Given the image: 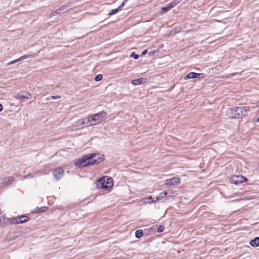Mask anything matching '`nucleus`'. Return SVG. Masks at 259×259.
<instances>
[{"label":"nucleus","instance_id":"obj_1","mask_svg":"<svg viewBox=\"0 0 259 259\" xmlns=\"http://www.w3.org/2000/svg\"><path fill=\"white\" fill-rule=\"evenodd\" d=\"M97 156L96 154H90L87 155L82 158L78 159L75 162V165L78 167H84L89 165H93L99 163L103 160V158H99V160L94 159Z\"/></svg>","mask_w":259,"mask_h":259},{"label":"nucleus","instance_id":"obj_2","mask_svg":"<svg viewBox=\"0 0 259 259\" xmlns=\"http://www.w3.org/2000/svg\"><path fill=\"white\" fill-rule=\"evenodd\" d=\"M106 115V112L102 111L87 116L88 125L97 124L102 121L103 117Z\"/></svg>","mask_w":259,"mask_h":259},{"label":"nucleus","instance_id":"obj_3","mask_svg":"<svg viewBox=\"0 0 259 259\" xmlns=\"http://www.w3.org/2000/svg\"><path fill=\"white\" fill-rule=\"evenodd\" d=\"M112 179L108 177H104L99 180V183L101 184V188H108L113 185Z\"/></svg>","mask_w":259,"mask_h":259},{"label":"nucleus","instance_id":"obj_4","mask_svg":"<svg viewBox=\"0 0 259 259\" xmlns=\"http://www.w3.org/2000/svg\"><path fill=\"white\" fill-rule=\"evenodd\" d=\"M237 118H239L242 116H245L247 114V111L249 110V106L236 107Z\"/></svg>","mask_w":259,"mask_h":259},{"label":"nucleus","instance_id":"obj_5","mask_svg":"<svg viewBox=\"0 0 259 259\" xmlns=\"http://www.w3.org/2000/svg\"><path fill=\"white\" fill-rule=\"evenodd\" d=\"M230 182L231 183L239 185L247 181V179L242 176H234L231 177Z\"/></svg>","mask_w":259,"mask_h":259},{"label":"nucleus","instance_id":"obj_6","mask_svg":"<svg viewBox=\"0 0 259 259\" xmlns=\"http://www.w3.org/2000/svg\"><path fill=\"white\" fill-rule=\"evenodd\" d=\"M52 173L55 178L59 180L63 176L64 170L62 167H58L52 170Z\"/></svg>","mask_w":259,"mask_h":259},{"label":"nucleus","instance_id":"obj_7","mask_svg":"<svg viewBox=\"0 0 259 259\" xmlns=\"http://www.w3.org/2000/svg\"><path fill=\"white\" fill-rule=\"evenodd\" d=\"M31 97V94L27 92L22 93H17L14 95V98L17 100H21L23 99H29Z\"/></svg>","mask_w":259,"mask_h":259},{"label":"nucleus","instance_id":"obj_8","mask_svg":"<svg viewBox=\"0 0 259 259\" xmlns=\"http://www.w3.org/2000/svg\"><path fill=\"white\" fill-rule=\"evenodd\" d=\"M180 182V179L178 177H174L171 179H167L165 181L166 185H174Z\"/></svg>","mask_w":259,"mask_h":259},{"label":"nucleus","instance_id":"obj_9","mask_svg":"<svg viewBox=\"0 0 259 259\" xmlns=\"http://www.w3.org/2000/svg\"><path fill=\"white\" fill-rule=\"evenodd\" d=\"M202 74L191 72L184 77V79L195 78L199 77Z\"/></svg>","mask_w":259,"mask_h":259},{"label":"nucleus","instance_id":"obj_10","mask_svg":"<svg viewBox=\"0 0 259 259\" xmlns=\"http://www.w3.org/2000/svg\"><path fill=\"white\" fill-rule=\"evenodd\" d=\"M236 113V108L228 109L227 111L228 116L232 118H237Z\"/></svg>","mask_w":259,"mask_h":259},{"label":"nucleus","instance_id":"obj_11","mask_svg":"<svg viewBox=\"0 0 259 259\" xmlns=\"http://www.w3.org/2000/svg\"><path fill=\"white\" fill-rule=\"evenodd\" d=\"M176 3L174 1L169 3L166 6L163 7L161 8L163 13L166 12L172 9L176 5Z\"/></svg>","mask_w":259,"mask_h":259},{"label":"nucleus","instance_id":"obj_12","mask_svg":"<svg viewBox=\"0 0 259 259\" xmlns=\"http://www.w3.org/2000/svg\"><path fill=\"white\" fill-rule=\"evenodd\" d=\"M68 5H63L61 7L58 9L55 13L57 14L64 13L67 11H68L70 8H69Z\"/></svg>","mask_w":259,"mask_h":259},{"label":"nucleus","instance_id":"obj_13","mask_svg":"<svg viewBox=\"0 0 259 259\" xmlns=\"http://www.w3.org/2000/svg\"><path fill=\"white\" fill-rule=\"evenodd\" d=\"M167 194V193L166 192H162L160 193L159 195V196L155 197V200H154V201H158L159 200H166L165 198L166 197V195Z\"/></svg>","mask_w":259,"mask_h":259},{"label":"nucleus","instance_id":"obj_14","mask_svg":"<svg viewBox=\"0 0 259 259\" xmlns=\"http://www.w3.org/2000/svg\"><path fill=\"white\" fill-rule=\"evenodd\" d=\"M124 3H125V1H123L122 2V4L118 8H117V9H112L110 11V12L109 13L108 15L111 16V15H112L113 14H115L116 13H117L119 11L121 10V8L124 4Z\"/></svg>","mask_w":259,"mask_h":259},{"label":"nucleus","instance_id":"obj_15","mask_svg":"<svg viewBox=\"0 0 259 259\" xmlns=\"http://www.w3.org/2000/svg\"><path fill=\"white\" fill-rule=\"evenodd\" d=\"M146 80L143 78H140L137 79H134L132 81L131 83L134 85H140L143 82V81Z\"/></svg>","mask_w":259,"mask_h":259},{"label":"nucleus","instance_id":"obj_16","mask_svg":"<svg viewBox=\"0 0 259 259\" xmlns=\"http://www.w3.org/2000/svg\"><path fill=\"white\" fill-rule=\"evenodd\" d=\"M20 217H17L15 218H12L11 219H8L9 221H10L12 224H20Z\"/></svg>","mask_w":259,"mask_h":259},{"label":"nucleus","instance_id":"obj_17","mask_svg":"<svg viewBox=\"0 0 259 259\" xmlns=\"http://www.w3.org/2000/svg\"><path fill=\"white\" fill-rule=\"evenodd\" d=\"M4 184L5 186L9 185L12 183L13 181V178L12 177H8L4 180Z\"/></svg>","mask_w":259,"mask_h":259},{"label":"nucleus","instance_id":"obj_18","mask_svg":"<svg viewBox=\"0 0 259 259\" xmlns=\"http://www.w3.org/2000/svg\"><path fill=\"white\" fill-rule=\"evenodd\" d=\"M20 217V223H25L26 222H27L28 221H29V218L27 216V215H21V216H19Z\"/></svg>","mask_w":259,"mask_h":259},{"label":"nucleus","instance_id":"obj_19","mask_svg":"<svg viewBox=\"0 0 259 259\" xmlns=\"http://www.w3.org/2000/svg\"><path fill=\"white\" fill-rule=\"evenodd\" d=\"M47 209V207H36L35 209L34 212L35 213L39 212H44Z\"/></svg>","mask_w":259,"mask_h":259},{"label":"nucleus","instance_id":"obj_20","mask_svg":"<svg viewBox=\"0 0 259 259\" xmlns=\"http://www.w3.org/2000/svg\"><path fill=\"white\" fill-rule=\"evenodd\" d=\"M143 235V233L142 230H137L135 232V236L137 238H141Z\"/></svg>","mask_w":259,"mask_h":259},{"label":"nucleus","instance_id":"obj_21","mask_svg":"<svg viewBox=\"0 0 259 259\" xmlns=\"http://www.w3.org/2000/svg\"><path fill=\"white\" fill-rule=\"evenodd\" d=\"M33 56V54H27V55H23L20 57H19V60L21 61H22L24 59H28L29 58H31Z\"/></svg>","mask_w":259,"mask_h":259},{"label":"nucleus","instance_id":"obj_22","mask_svg":"<svg viewBox=\"0 0 259 259\" xmlns=\"http://www.w3.org/2000/svg\"><path fill=\"white\" fill-rule=\"evenodd\" d=\"M78 123H79L80 125L87 124L88 125L87 117L85 118L79 120Z\"/></svg>","mask_w":259,"mask_h":259},{"label":"nucleus","instance_id":"obj_23","mask_svg":"<svg viewBox=\"0 0 259 259\" xmlns=\"http://www.w3.org/2000/svg\"><path fill=\"white\" fill-rule=\"evenodd\" d=\"M6 223V218L4 216L0 217V226L3 225Z\"/></svg>","mask_w":259,"mask_h":259},{"label":"nucleus","instance_id":"obj_24","mask_svg":"<svg viewBox=\"0 0 259 259\" xmlns=\"http://www.w3.org/2000/svg\"><path fill=\"white\" fill-rule=\"evenodd\" d=\"M249 243H259V237H255L249 241Z\"/></svg>","mask_w":259,"mask_h":259},{"label":"nucleus","instance_id":"obj_25","mask_svg":"<svg viewBox=\"0 0 259 259\" xmlns=\"http://www.w3.org/2000/svg\"><path fill=\"white\" fill-rule=\"evenodd\" d=\"M149 199L151 200L152 201L151 202L147 201V203H150L151 202L155 203L156 202V201H154V200H155V197L152 198V196H150L149 197L144 198V200H149Z\"/></svg>","mask_w":259,"mask_h":259},{"label":"nucleus","instance_id":"obj_26","mask_svg":"<svg viewBox=\"0 0 259 259\" xmlns=\"http://www.w3.org/2000/svg\"><path fill=\"white\" fill-rule=\"evenodd\" d=\"M102 78H103V76H102V74H98V75L95 77V80H96V81H98L101 80L102 79Z\"/></svg>","mask_w":259,"mask_h":259},{"label":"nucleus","instance_id":"obj_27","mask_svg":"<svg viewBox=\"0 0 259 259\" xmlns=\"http://www.w3.org/2000/svg\"><path fill=\"white\" fill-rule=\"evenodd\" d=\"M130 56L131 57H133L135 59H138L139 57V56L137 54H136L134 52H132Z\"/></svg>","mask_w":259,"mask_h":259},{"label":"nucleus","instance_id":"obj_28","mask_svg":"<svg viewBox=\"0 0 259 259\" xmlns=\"http://www.w3.org/2000/svg\"><path fill=\"white\" fill-rule=\"evenodd\" d=\"M164 227L163 226H160L158 227V229H157V232H162L164 231Z\"/></svg>","mask_w":259,"mask_h":259},{"label":"nucleus","instance_id":"obj_29","mask_svg":"<svg viewBox=\"0 0 259 259\" xmlns=\"http://www.w3.org/2000/svg\"><path fill=\"white\" fill-rule=\"evenodd\" d=\"M19 61H20L19 60V58H18V59H17L16 60H15L14 61L10 62L9 63H8V65H11V64H15V63H17L18 62H19Z\"/></svg>","mask_w":259,"mask_h":259},{"label":"nucleus","instance_id":"obj_30","mask_svg":"<svg viewBox=\"0 0 259 259\" xmlns=\"http://www.w3.org/2000/svg\"><path fill=\"white\" fill-rule=\"evenodd\" d=\"M34 177V176L32 175V174H28L27 175L25 176L24 177V179L31 178H33Z\"/></svg>","mask_w":259,"mask_h":259},{"label":"nucleus","instance_id":"obj_31","mask_svg":"<svg viewBox=\"0 0 259 259\" xmlns=\"http://www.w3.org/2000/svg\"><path fill=\"white\" fill-rule=\"evenodd\" d=\"M61 98V96H53L51 97V98L52 99H60Z\"/></svg>","mask_w":259,"mask_h":259},{"label":"nucleus","instance_id":"obj_32","mask_svg":"<svg viewBox=\"0 0 259 259\" xmlns=\"http://www.w3.org/2000/svg\"><path fill=\"white\" fill-rule=\"evenodd\" d=\"M253 247H258L259 246V244H250Z\"/></svg>","mask_w":259,"mask_h":259},{"label":"nucleus","instance_id":"obj_33","mask_svg":"<svg viewBox=\"0 0 259 259\" xmlns=\"http://www.w3.org/2000/svg\"><path fill=\"white\" fill-rule=\"evenodd\" d=\"M97 156H96V158H94V159H98L99 160V158H102L101 157H100L99 155L97 154Z\"/></svg>","mask_w":259,"mask_h":259},{"label":"nucleus","instance_id":"obj_34","mask_svg":"<svg viewBox=\"0 0 259 259\" xmlns=\"http://www.w3.org/2000/svg\"><path fill=\"white\" fill-rule=\"evenodd\" d=\"M3 109V105L1 104H0V112L1 111H2Z\"/></svg>","mask_w":259,"mask_h":259},{"label":"nucleus","instance_id":"obj_35","mask_svg":"<svg viewBox=\"0 0 259 259\" xmlns=\"http://www.w3.org/2000/svg\"><path fill=\"white\" fill-rule=\"evenodd\" d=\"M147 51L146 50H144V51L142 53V55H145V54L147 53Z\"/></svg>","mask_w":259,"mask_h":259},{"label":"nucleus","instance_id":"obj_36","mask_svg":"<svg viewBox=\"0 0 259 259\" xmlns=\"http://www.w3.org/2000/svg\"><path fill=\"white\" fill-rule=\"evenodd\" d=\"M256 121L259 122V116L257 117V119H256Z\"/></svg>","mask_w":259,"mask_h":259}]
</instances>
